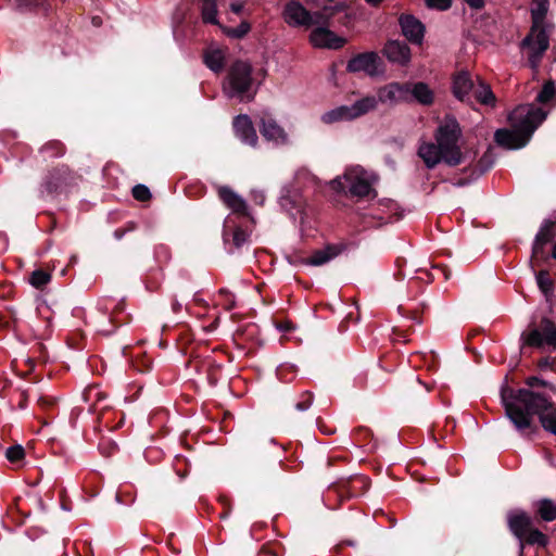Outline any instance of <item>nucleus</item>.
<instances>
[{"label":"nucleus","mask_w":556,"mask_h":556,"mask_svg":"<svg viewBox=\"0 0 556 556\" xmlns=\"http://www.w3.org/2000/svg\"><path fill=\"white\" fill-rule=\"evenodd\" d=\"M428 9L437 11H447L452 8L453 0H424Z\"/></svg>","instance_id":"a18cd8bd"},{"label":"nucleus","mask_w":556,"mask_h":556,"mask_svg":"<svg viewBox=\"0 0 556 556\" xmlns=\"http://www.w3.org/2000/svg\"><path fill=\"white\" fill-rule=\"evenodd\" d=\"M555 93V83L553 80H548L543 85L541 91L538 93L536 101L545 104L554 98Z\"/></svg>","instance_id":"ea45409f"},{"label":"nucleus","mask_w":556,"mask_h":556,"mask_svg":"<svg viewBox=\"0 0 556 556\" xmlns=\"http://www.w3.org/2000/svg\"><path fill=\"white\" fill-rule=\"evenodd\" d=\"M314 394L311 391H304L301 394V400L295 404V408L300 412L308 409L313 403Z\"/></svg>","instance_id":"49530a36"},{"label":"nucleus","mask_w":556,"mask_h":556,"mask_svg":"<svg viewBox=\"0 0 556 556\" xmlns=\"http://www.w3.org/2000/svg\"><path fill=\"white\" fill-rule=\"evenodd\" d=\"M396 94V102L410 103V83H397L394 81V88Z\"/></svg>","instance_id":"58836bf2"},{"label":"nucleus","mask_w":556,"mask_h":556,"mask_svg":"<svg viewBox=\"0 0 556 556\" xmlns=\"http://www.w3.org/2000/svg\"><path fill=\"white\" fill-rule=\"evenodd\" d=\"M261 554L267 556H285V546L278 541H269L262 545Z\"/></svg>","instance_id":"4c0bfd02"},{"label":"nucleus","mask_w":556,"mask_h":556,"mask_svg":"<svg viewBox=\"0 0 556 556\" xmlns=\"http://www.w3.org/2000/svg\"><path fill=\"white\" fill-rule=\"evenodd\" d=\"M203 62L211 71L219 73L225 67V55L218 49L206 51L203 55Z\"/></svg>","instance_id":"cd10ccee"},{"label":"nucleus","mask_w":556,"mask_h":556,"mask_svg":"<svg viewBox=\"0 0 556 556\" xmlns=\"http://www.w3.org/2000/svg\"><path fill=\"white\" fill-rule=\"evenodd\" d=\"M131 194L134 199L139 202H148L152 198L150 189L146 185L141 184H138L132 188Z\"/></svg>","instance_id":"79ce46f5"},{"label":"nucleus","mask_w":556,"mask_h":556,"mask_svg":"<svg viewBox=\"0 0 556 556\" xmlns=\"http://www.w3.org/2000/svg\"><path fill=\"white\" fill-rule=\"evenodd\" d=\"M172 308H173V311H174L175 313H178V312H180V311H181V304H180L178 301H176V300H175V301L172 303Z\"/></svg>","instance_id":"338daca9"},{"label":"nucleus","mask_w":556,"mask_h":556,"mask_svg":"<svg viewBox=\"0 0 556 556\" xmlns=\"http://www.w3.org/2000/svg\"><path fill=\"white\" fill-rule=\"evenodd\" d=\"M5 457L12 464H17L25 457V450L22 445L16 444L7 448Z\"/></svg>","instance_id":"a19ab883"},{"label":"nucleus","mask_w":556,"mask_h":556,"mask_svg":"<svg viewBox=\"0 0 556 556\" xmlns=\"http://www.w3.org/2000/svg\"><path fill=\"white\" fill-rule=\"evenodd\" d=\"M252 73V65L245 61L237 60L231 64L228 73L229 84L237 94L241 96L250 90L253 83Z\"/></svg>","instance_id":"1a4fd4ad"},{"label":"nucleus","mask_w":556,"mask_h":556,"mask_svg":"<svg viewBox=\"0 0 556 556\" xmlns=\"http://www.w3.org/2000/svg\"><path fill=\"white\" fill-rule=\"evenodd\" d=\"M38 405L47 413H51L54 409L55 401L48 396H40Z\"/></svg>","instance_id":"5fc2aeb1"},{"label":"nucleus","mask_w":556,"mask_h":556,"mask_svg":"<svg viewBox=\"0 0 556 556\" xmlns=\"http://www.w3.org/2000/svg\"><path fill=\"white\" fill-rule=\"evenodd\" d=\"M345 249V243H328L324 249L313 251L311 256L301 257L300 263L308 266H321L340 255Z\"/></svg>","instance_id":"2eb2a0df"},{"label":"nucleus","mask_w":556,"mask_h":556,"mask_svg":"<svg viewBox=\"0 0 556 556\" xmlns=\"http://www.w3.org/2000/svg\"><path fill=\"white\" fill-rule=\"evenodd\" d=\"M220 365H211L206 371V378L211 387H216L219 380Z\"/></svg>","instance_id":"de8ad7c7"},{"label":"nucleus","mask_w":556,"mask_h":556,"mask_svg":"<svg viewBox=\"0 0 556 556\" xmlns=\"http://www.w3.org/2000/svg\"><path fill=\"white\" fill-rule=\"evenodd\" d=\"M51 280V275L43 269H36L30 274L29 283L38 290H42Z\"/></svg>","instance_id":"c9c22d12"},{"label":"nucleus","mask_w":556,"mask_h":556,"mask_svg":"<svg viewBox=\"0 0 556 556\" xmlns=\"http://www.w3.org/2000/svg\"><path fill=\"white\" fill-rule=\"evenodd\" d=\"M475 101L480 104L491 106H494L496 103V97L490 85L482 79H478V84L475 85L472 90V102L475 103Z\"/></svg>","instance_id":"b1692460"},{"label":"nucleus","mask_w":556,"mask_h":556,"mask_svg":"<svg viewBox=\"0 0 556 556\" xmlns=\"http://www.w3.org/2000/svg\"><path fill=\"white\" fill-rule=\"evenodd\" d=\"M546 115V112L540 108H518L508 116L513 129H497L494 134V141L507 150L521 149L528 144L533 132L544 122Z\"/></svg>","instance_id":"7ed1b4c3"},{"label":"nucleus","mask_w":556,"mask_h":556,"mask_svg":"<svg viewBox=\"0 0 556 556\" xmlns=\"http://www.w3.org/2000/svg\"><path fill=\"white\" fill-rule=\"evenodd\" d=\"M399 25L402 35L413 45H421L424 41L426 27L420 20L413 14L402 13L399 16Z\"/></svg>","instance_id":"4468645a"},{"label":"nucleus","mask_w":556,"mask_h":556,"mask_svg":"<svg viewBox=\"0 0 556 556\" xmlns=\"http://www.w3.org/2000/svg\"><path fill=\"white\" fill-rule=\"evenodd\" d=\"M201 16L204 23L216 25L217 22V4L216 0H202Z\"/></svg>","instance_id":"473e14b6"},{"label":"nucleus","mask_w":556,"mask_h":556,"mask_svg":"<svg viewBox=\"0 0 556 556\" xmlns=\"http://www.w3.org/2000/svg\"><path fill=\"white\" fill-rule=\"evenodd\" d=\"M232 127L236 136L245 144L256 147L257 135L251 118L245 114H240L235 117Z\"/></svg>","instance_id":"6ab92c4d"},{"label":"nucleus","mask_w":556,"mask_h":556,"mask_svg":"<svg viewBox=\"0 0 556 556\" xmlns=\"http://www.w3.org/2000/svg\"><path fill=\"white\" fill-rule=\"evenodd\" d=\"M523 345L541 349L544 345L556 350V324L547 317H543L540 323V329H532L521 334Z\"/></svg>","instance_id":"0eeeda50"},{"label":"nucleus","mask_w":556,"mask_h":556,"mask_svg":"<svg viewBox=\"0 0 556 556\" xmlns=\"http://www.w3.org/2000/svg\"><path fill=\"white\" fill-rule=\"evenodd\" d=\"M495 163V155L493 153V148L489 147L488 150L483 153V155L479 159L478 163L472 169V175L481 176L484 173L489 172Z\"/></svg>","instance_id":"c85d7f7f"},{"label":"nucleus","mask_w":556,"mask_h":556,"mask_svg":"<svg viewBox=\"0 0 556 556\" xmlns=\"http://www.w3.org/2000/svg\"><path fill=\"white\" fill-rule=\"evenodd\" d=\"M535 7L531 10L532 25L529 34L523 38L521 46L529 49V62L536 66L549 47L548 36L543 26L548 11V0H534Z\"/></svg>","instance_id":"20e7f679"},{"label":"nucleus","mask_w":556,"mask_h":556,"mask_svg":"<svg viewBox=\"0 0 556 556\" xmlns=\"http://www.w3.org/2000/svg\"><path fill=\"white\" fill-rule=\"evenodd\" d=\"M527 389L530 391H538V392H551L553 394L556 393V386L549 381H546L544 379H541L536 376H530L525 381Z\"/></svg>","instance_id":"c756f323"},{"label":"nucleus","mask_w":556,"mask_h":556,"mask_svg":"<svg viewBox=\"0 0 556 556\" xmlns=\"http://www.w3.org/2000/svg\"><path fill=\"white\" fill-rule=\"evenodd\" d=\"M462 135L463 131L456 117L446 115L435 129V142H422L418 148V156L429 169L434 168L441 162L455 167L466 160L473 161L478 152L477 150L462 152L458 144Z\"/></svg>","instance_id":"f03ea898"},{"label":"nucleus","mask_w":556,"mask_h":556,"mask_svg":"<svg viewBox=\"0 0 556 556\" xmlns=\"http://www.w3.org/2000/svg\"><path fill=\"white\" fill-rule=\"evenodd\" d=\"M137 224L135 222H128L124 227H119L114 230L113 236L116 240H121L127 232L135 231Z\"/></svg>","instance_id":"3c124183"},{"label":"nucleus","mask_w":556,"mask_h":556,"mask_svg":"<svg viewBox=\"0 0 556 556\" xmlns=\"http://www.w3.org/2000/svg\"><path fill=\"white\" fill-rule=\"evenodd\" d=\"M242 4L241 3H232L231 4V10L232 12H235L236 14H239L241 11H242Z\"/></svg>","instance_id":"69168bd1"},{"label":"nucleus","mask_w":556,"mask_h":556,"mask_svg":"<svg viewBox=\"0 0 556 556\" xmlns=\"http://www.w3.org/2000/svg\"><path fill=\"white\" fill-rule=\"evenodd\" d=\"M218 197L233 213L242 216L248 215L245 201L228 186L218 188Z\"/></svg>","instance_id":"4be33fe9"},{"label":"nucleus","mask_w":556,"mask_h":556,"mask_svg":"<svg viewBox=\"0 0 556 556\" xmlns=\"http://www.w3.org/2000/svg\"><path fill=\"white\" fill-rule=\"evenodd\" d=\"M313 46L327 49H340L346 43V39L338 36L327 27L315 28L309 36Z\"/></svg>","instance_id":"dca6fc26"},{"label":"nucleus","mask_w":556,"mask_h":556,"mask_svg":"<svg viewBox=\"0 0 556 556\" xmlns=\"http://www.w3.org/2000/svg\"><path fill=\"white\" fill-rule=\"evenodd\" d=\"M260 132L266 140L276 143H286L288 139L285 129L269 114L261 117Z\"/></svg>","instance_id":"aec40b11"},{"label":"nucleus","mask_w":556,"mask_h":556,"mask_svg":"<svg viewBox=\"0 0 556 556\" xmlns=\"http://www.w3.org/2000/svg\"><path fill=\"white\" fill-rule=\"evenodd\" d=\"M317 425H318L320 431H323L324 433H326L328 435L332 434L334 432L333 430H328V428H325L323 420L320 418L317 419Z\"/></svg>","instance_id":"0e129e2a"},{"label":"nucleus","mask_w":556,"mask_h":556,"mask_svg":"<svg viewBox=\"0 0 556 556\" xmlns=\"http://www.w3.org/2000/svg\"><path fill=\"white\" fill-rule=\"evenodd\" d=\"M382 54L391 62L407 65L410 61V48L405 41L389 39L382 49Z\"/></svg>","instance_id":"f3484780"},{"label":"nucleus","mask_w":556,"mask_h":556,"mask_svg":"<svg viewBox=\"0 0 556 556\" xmlns=\"http://www.w3.org/2000/svg\"><path fill=\"white\" fill-rule=\"evenodd\" d=\"M276 327L283 332H291L294 330V326L290 320L278 323L276 324Z\"/></svg>","instance_id":"bf43d9fd"},{"label":"nucleus","mask_w":556,"mask_h":556,"mask_svg":"<svg viewBox=\"0 0 556 556\" xmlns=\"http://www.w3.org/2000/svg\"><path fill=\"white\" fill-rule=\"evenodd\" d=\"M475 85L476 84L468 71H459L452 77L451 90L458 101L472 105V90Z\"/></svg>","instance_id":"f8f14e48"},{"label":"nucleus","mask_w":556,"mask_h":556,"mask_svg":"<svg viewBox=\"0 0 556 556\" xmlns=\"http://www.w3.org/2000/svg\"><path fill=\"white\" fill-rule=\"evenodd\" d=\"M355 435L357 437L358 441L365 442L371 437V431L366 427H358L355 430Z\"/></svg>","instance_id":"4d7b16f0"},{"label":"nucleus","mask_w":556,"mask_h":556,"mask_svg":"<svg viewBox=\"0 0 556 556\" xmlns=\"http://www.w3.org/2000/svg\"><path fill=\"white\" fill-rule=\"evenodd\" d=\"M218 293L225 298V308L231 311L236 307L235 294L228 289L222 288Z\"/></svg>","instance_id":"8fccbe9b"},{"label":"nucleus","mask_w":556,"mask_h":556,"mask_svg":"<svg viewBox=\"0 0 556 556\" xmlns=\"http://www.w3.org/2000/svg\"><path fill=\"white\" fill-rule=\"evenodd\" d=\"M251 30V24L247 21H242L237 27L229 28L227 35L231 38L242 39Z\"/></svg>","instance_id":"c03bdc74"},{"label":"nucleus","mask_w":556,"mask_h":556,"mask_svg":"<svg viewBox=\"0 0 556 556\" xmlns=\"http://www.w3.org/2000/svg\"><path fill=\"white\" fill-rule=\"evenodd\" d=\"M134 368L140 372H148L151 370V362L148 358L136 359Z\"/></svg>","instance_id":"6e6d98bb"},{"label":"nucleus","mask_w":556,"mask_h":556,"mask_svg":"<svg viewBox=\"0 0 556 556\" xmlns=\"http://www.w3.org/2000/svg\"><path fill=\"white\" fill-rule=\"evenodd\" d=\"M428 308V305L422 303L421 304V309L419 308H414V309H406L404 306L400 305L399 306V313L418 324H421L422 320H421V317H420V314L426 309Z\"/></svg>","instance_id":"37998d69"},{"label":"nucleus","mask_w":556,"mask_h":556,"mask_svg":"<svg viewBox=\"0 0 556 556\" xmlns=\"http://www.w3.org/2000/svg\"><path fill=\"white\" fill-rule=\"evenodd\" d=\"M376 106V97L367 96L355 101L352 105H340L333 110L325 112L320 119L324 124H333L341 121H352L375 110Z\"/></svg>","instance_id":"423d86ee"},{"label":"nucleus","mask_w":556,"mask_h":556,"mask_svg":"<svg viewBox=\"0 0 556 556\" xmlns=\"http://www.w3.org/2000/svg\"><path fill=\"white\" fill-rule=\"evenodd\" d=\"M382 65V60L375 51H367L355 54L346 64L349 73H365L369 77L379 74V67Z\"/></svg>","instance_id":"9d476101"},{"label":"nucleus","mask_w":556,"mask_h":556,"mask_svg":"<svg viewBox=\"0 0 556 556\" xmlns=\"http://www.w3.org/2000/svg\"><path fill=\"white\" fill-rule=\"evenodd\" d=\"M331 187L334 191L350 194L352 198H365L374 192L367 179L349 172L344 174L343 180L340 177L333 179Z\"/></svg>","instance_id":"6e6552de"},{"label":"nucleus","mask_w":556,"mask_h":556,"mask_svg":"<svg viewBox=\"0 0 556 556\" xmlns=\"http://www.w3.org/2000/svg\"><path fill=\"white\" fill-rule=\"evenodd\" d=\"M370 486V479L364 475L351 476L345 480L333 484L340 496L346 498L357 497L365 494Z\"/></svg>","instance_id":"ddd939ff"},{"label":"nucleus","mask_w":556,"mask_h":556,"mask_svg":"<svg viewBox=\"0 0 556 556\" xmlns=\"http://www.w3.org/2000/svg\"><path fill=\"white\" fill-rule=\"evenodd\" d=\"M410 99L421 105L429 106L434 102V92L424 81L410 83Z\"/></svg>","instance_id":"5701e85b"},{"label":"nucleus","mask_w":556,"mask_h":556,"mask_svg":"<svg viewBox=\"0 0 556 556\" xmlns=\"http://www.w3.org/2000/svg\"><path fill=\"white\" fill-rule=\"evenodd\" d=\"M535 279L540 291L544 294L547 302L555 298V282L551 278L548 270L541 269L535 273Z\"/></svg>","instance_id":"a878e982"},{"label":"nucleus","mask_w":556,"mask_h":556,"mask_svg":"<svg viewBox=\"0 0 556 556\" xmlns=\"http://www.w3.org/2000/svg\"><path fill=\"white\" fill-rule=\"evenodd\" d=\"M425 364L429 370L437 371L439 368V356L431 351L425 355Z\"/></svg>","instance_id":"603ef678"},{"label":"nucleus","mask_w":556,"mask_h":556,"mask_svg":"<svg viewBox=\"0 0 556 556\" xmlns=\"http://www.w3.org/2000/svg\"><path fill=\"white\" fill-rule=\"evenodd\" d=\"M535 513L536 517L545 522H551L556 520V503H554L549 498H542L538 501L535 504Z\"/></svg>","instance_id":"bb28decb"},{"label":"nucleus","mask_w":556,"mask_h":556,"mask_svg":"<svg viewBox=\"0 0 556 556\" xmlns=\"http://www.w3.org/2000/svg\"><path fill=\"white\" fill-rule=\"evenodd\" d=\"M393 331L397 336V338H405L408 332L407 330H399V329H394Z\"/></svg>","instance_id":"774afa93"},{"label":"nucleus","mask_w":556,"mask_h":556,"mask_svg":"<svg viewBox=\"0 0 556 556\" xmlns=\"http://www.w3.org/2000/svg\"><path fill=\"white\" fill-rule=\"evenodd\" d=\"M471 9L482 10L485 5L484 0H464Z\"/></svg>","instance_id":"052dcab7"},{"label":"nucleus","mask_w":556,"mask_h":556,"mask_svg":"<svg viewBox=\"0 0 556 556\" xmlns=\"http://www.w3.org/2000/svg\"><path fill=\"white\" fill-rule=\"evenodd\" d=\"M283 17L286 23L290 26L312 27L313 25L320 23L315 13L312 14L301 2L295 0L289 1L286 4Z\"/></svg>","instance_id":"9b49d317"},{"label":"nucleus","mask_w":556,"mask_h":556,"mask_svg":"<svg viewBox=\"0 0 556 556\" xmlns=\"http://www.w3.org/2000/svg\"><path fill=\"white\" fill-rule=\"evenodd\" d=\"M505 415L521 434L535 433L539 418L541 427L556 437V403L545 392L505 387L501 390Z\"/></svg>","instance_id":"f257e3e1"},{"label":"nucleus","mask_w":556,"mask_h":556,"mask_svg":"<svg viewBox=\"0 0 556 556\" xmlns=\"http://www.w3.org/2000/svg\"><path fill=\"white\" fill-rule=\"evenodd\" d=\"M546 243L538 241L534 239L532 244V254H531V266H540L541 264L547 262L549 260V255L545 251Z\"/></svg>","instance_id":"72a5a7b5"},{"label":"nucleus","mask_w":556,"mask_h":556,"mask_svg":"<svg viewBox=\"0 0 556 556\" xmlns=\"http://www.w3.org/2000/svg\"><path fill=\"white\" fill-rule=\"evenodd\" d=\"M509 531L520 541L533 527L531 516L520 509L509 510L506 516Z\"/></svg>","instance_id":"a211bd4d"},{"label":"nucleus","mask_w":556,"mask_h":556,"mask_svg":"<svg viewBox=\"0 0 556 556\" xmlns=\"http://www.w3.org/2000/svg\"><path fill=\"white\" fill-rule=\"evenodd\" d=\"M79 176L67 165L61 164L51 169L42 177L39 193L42 199H55L58 195L67 194L71 189L77 186Z\"/></svg>","instance_id":"39448f33"},{"label":"nucleus","mask_w":556,"mask_h":556,"mask_svg":"<svg viewBox=\"0 0 556 556\" xmlns=\"http://www.w3.org/2000/svg\"><path fill=\"white\" fill-rule=\"evenodd\" d=\"M218 501L223 506V511L219 514V518L225 519V518L229 517L231 509H232L230 500L225 495H220Z\"/></svg>","instance_id":"864d4df0"},{"label":"nucleus","mask_w":556,"mask_h":556,"mask_svg":"<svg viewBox=\"0 0 556 556\" xmlns=\"http://www.w3.org/2000/svg\"><path fill=\"white\" fill-rule=\"evenodd\" d=\"M549 542V539L541 530L532 527L527 534L519 541V556H523V549L526 545H538L545 547Z\"/></svg>","instance_id":"393cba45"},{"label":"nucleus","mask_w":556,"mask_h":556,"mask_svg":"<svg viewBox=\"0 0 556 556\" xmlns=\"http://www.w3.org/2000/svg\"><path fill=\"white\" fill-rule=\"evenodd\" d=\"M66 148L63 142L60 140H50L45 143L39 152L45 156V159H53L61 157L65 154Z\"/></svg>","instance_id":"2f4dec72"},{"label":"nucleus","mask_w":556,"mask_h":556,"mask_svg":"<svg viewBox=\"0 0 556 556\" xmlns=\"http://www.w3.org/2000/svg\"><path fill=\"white\" fill-rule=\"evenodd\" d=\"M250 233L241 227L230 228L228 225L224 226L223 240L228 253H235V250H240L247 242H249Z\"/></svg>","instance_id":"412c9836"},{"label":"nucleus","mask_w":556,"mask_h":556,"mask_svg":"<svg viewBox=\"0 0 556 556\" xmlns=\"http://www.w3.org/2000/svg\"><path fill=\"white\" fill-rule=\"evenodd\" d=\"M394 88V83H390L378 90V99L377 102L380 101L382 103L394 104L396 102V94Z\"/></svg>","instance_id":"e433bc0d"},{"label":"nucleus","mask_w":556,"mask_h":556,"mask_svg":"<svg viewBox=\"0 0 556 556\" xmlns=\"http://www.w3.org/2000/svg\"><path fill=\"white\" fill-rule=\"evenodd\" d=\"M349 5L346 2H338L334 5H325L321 11L316 12V17L319 18L320 23L328 24L329 20L336 16L338 13L345 12Z\"/></svg>","instance_id":"7c9ffc66"},{"label":"nucleus","mask_w":556,"mask_h":556,"mask_svg":"<svg viewBox=\"0 0 556 556\" xmlns=\"http://www.w3.org/2000/svg\"><path fill=\"white\" fill-rule=\"evenodd\" d=\"M433 270H435L437 274L442 275L445 281L452 276L451 269L444 264L433 266Z\"/></svg>","instance_id":"13d9d810"},{"label":"nucleus","mask_w":556,"mask_h":556,"mask_svg":"<svg viewBox=\"0 0 556 556\" xmlns=\"http://www.w3.org/2000/svg\"><path fill=\"white\" fill-rule=\"evenodd\" d=\"M22 11H35L43 5L45 0H17Z\"/></svg>","instance_id":"09e8293b"},{"label":"nucleus","mask_w":556,"mask_h":556,"mask_svg":"<svg viewBox=\"0 0 556 556\" xmlns=\"http://www.w3.org/2000/svg\"><path fill=\"white\" fill-rule=\"evenodd\" d=\"M551 366H552V362H551L549 357H542L538 362V367L540 369H546Z\"/></svg>","instance_id":"680f3d73"},{"label":"nucleus","mask_w":556,"mask_h":556,"mask_svg":"<svg viewBox=\"0 0 556 556\" xmlns=\"http://www.w3.org/2000/svg\"><path fill=\"white\" fill-rule=\"evenodd\" d=\"M555 228H556L555 222L549 220V219L545 220L542 224L539 232L536 233L535 240L548 244L556 237Z\"/></svg>","instance_id":"f704fd0d"},{"label":"nucleus","mask_w":556,"mask_h":556,"mask_svg":"<svg viewBox=\"0 0 556 556\" xmlns=\"http://www.w3.org/2000/svg\"><path fill=\"white\" fill-rule=\"evenodd\" d=\"M455 426H456V421L454 418L452 417H446L445 419V425H444V429L446 431H453L455 429Z\"/></svg>","instance_id":"e2e57ef3"}]
</instances>
